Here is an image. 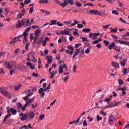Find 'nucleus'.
I'll use <instances>...</instances> for the list:
<instances>
[{
    "mask_svg": "<svg viewBox=\"0 0 129 129\" xmlns=\"http://www.w3.org/2000/svg\"><path fill=\"white\" fill-rule=\"evenodd\" d=\"M30 25V19H26V18H23L21 20H18L16 25V28H21L22 26H25V27H28Z\"/></svg>",
    "mask_w": 129,
    "mask_h": 129,
    "instance_id": "f257e3e1",
    "label": "nucleus"
},
{
    "mask_svg": "<svg viewBox=\"0 0 129 129\" xmlns=\"http://www.w3.org/2000/svg\"><path fill=\"white\" fill-rule=\"evenodd\" d=\"M11 112V109L10 110H7V113H8L7 115H6L5 117L4 118L3 120V123H5L6 124H8V123L11 122V120H7L8 118H10L11 116H12V114L10 113Z\"/></svg>",
    "mask_w": 129,
    "mask_h": 129,
    "instance_id": "f03ea898",
    "label": "nucleus"
},
{
    "mask_svg": "<svg viewBox=\"0 0 129 129\" xmlns=\"http://www.w3.org/2000/svg\"><path fill=\"white\" fill-rule=\"evenodd\" d=\"M67 49H68V50H66V54H70L71 56L73 55V53H74V48H73L72 46L68 45L67 46ZM69 50L71 51H70Z\"/></svg>",
    "mask_w": 129,
    "mask_h": 129,
    "instance_id": "7ed1b4c3",
    "label": "nucleus"
},
{
    "mask_svg": "<svg viewBox=\"0 0 129 129\" xmlns=\"http://www.w3.org/2000/svg\"><path fill=\"white\" fill-rule=\"evenodd\" d=\"M116 118L113 115H111L109 117V124L110 125H113L114 124V121H115Z\"/></svg>",
    "mask_w": 129,
    "mask_h": 129,
    "instance_id": "20e7f679",
    "label": "nucleus"
},
{
    "mask_svg": "<svg viewBox=\"0 0 129 129\" xmlns=\"http://www.w3.org/2000/svg\"><path fill=\"white\" fill-rule=\"evenodd\" d=\"M4 65L6 66V67H7V68H9V69H12L13 61H5L4 62Z\"/></svg>",
    "mask_w": 129,
    "mask_h": 129,
    "instance_id": "39448f33",
    "label": "nucleus"
},
{
    "mask_svg": "<svg viewBox=\"0 0 129 129\" xmlns=\"http://www.w3.org/2000/svg\"><path fill=\"white\" fill-rule=\"evenodd\" d=\"M28 35H29L28 33L24 32L22 35H19L18 36V38H21V37H22V36H24V39L23 40V44H25V43H27L28 42V37H27Z\"/></svg>",
    "mask_w": 129,
    "mask_h": 129,
    "instance_id": "423d86ee",
    "label": "nucleus"
},
{
    "mask_svg": "<svg viewBox=\"0 0 129 129\" xmlns=\"http://www.w3.org/2000/svg\"><path fill=\"white\" fill-rule=\"evenodd\" d=\"M41 35V29H38L35 31L34 40H38L39 36Z\"/></svg>",
    "mask_w": 129,
    "mask_h": 129,
    "instance_id": "0eeeda50",
    "label": "nucleus"
},
{
    "mask_svg": "<svg viewBox=\"0 0 129 129\" xmlns=\"http://www.w3.org/2000/svg\"><path fill=\"white\" fill-rule=\"evenodd\" d=\"M47 90H48L47 88L44 89L43 88H41L39 89V94H41V97H44V96H45V92L47 91Z\"/></svg>",
    "mask_w": 129,
    "mask_h": 129,
    "instance_id": "6e6552de",
    "label": "nucleus"
},
{
    "mask_svg": "<svg viewBox=\"0 0 129 129\" xmlns=\"http://www.w3.org/2000/svg\"><path fill=\"white\" fill-rule=\"evenodd\" d=\"M43 41H44V39L43 37H40L39 38H37V40H35L33 44H37L38 45H40L43 43Z\"/></svg>",
    "mask_w": 129,
    "mask_h": 129,
    "instance_id": "1a4fd4ad",
    "label": "nucleus"
},
{
    "mask_svg": "<svg viewBox=\"0 0 129 129\" xmlns=\"http://www.w3.org/2000/svg\"><path fill=\"white\" fill-rule=\"evenodd\" d=\"M0 93L3 95H8L9 94V92L5 90V87H4L0 88Z\"/></svg>",
    "mask_w": 129,
    "mask_h": 129,
    "instance_id": "9d476101",
    "label": "nucleus"
},
{
    "mask_svg": "<svg viewBox=\"0 0 129 129\" xmlns=\"http://www.w3.org/2000/svg\"><path fill=\"white\" fill-rule=\"evenodd\" d=\"M35 99H36V97H34L31 99H28V102L25 104V107H27L28 104H31L32 102L35 101Z\"/></svg>",
    "mask_w": 129,
    "mask_h": 129,
    "instance_id": "9b49d317",
    "label": "nucleus"
},
{
    "mask_svg": "<svg viewBox=\"0 0 129 129\" xmlns=\"http://www.w3.org/2000/svg\"><path fill=\"white\" fill-rule=\"evenodd\" d=\"M117 43L118 44H121L122 45H126V46H129V42L124 40H117Z\"/></svg>",
    "mask_w": 129,
    "mask_h": 129,
    "instance_id": "f8f14e48",
    "label": "nucleus"
},
{
    "mask_svg": "<svg viewBox=\"0 0 129 129\" xmlns=\"http://www.w3.org/2000/svg\"><path fill=\"white\" fill-rule=\"evenodd\" d=\"M58 73V71L57 70H54L53 72H50V74H51V76L49 77L51 79H53L54 78V76L56 75Z\"/></svg>",
    "mask_w": 129,
    "mask_h": 129,
    "instance_id": "ddd939ff",
    "label": "nucleus"
},
{
    "mask_svg": "<svg viewBox=\"0 0 129 129\" xmlns=\"http://www.w3.org/2000/svg\"><path fill=\"white\" fill-rule=\"evenodd\" d=\"M19 116H22L20 118V120H21V121H24V120H26V119H27V117H28L27 114H24L23 113H20L19 114Z\"/></svg>",
    "mask_w": 129,
    "mask_h": 129,
    "instance_id": "4468645a",
    "label": "nucleus"
},
{
    "mask_svg": "<svg viewBox=\"0 0 129 129\" xmlns=\"http://www.w3.org/2000/svg\"><path fill=\"white\" fill-rule=\"evenodd\" d=\"M90 13L91 15H95V16H98V15H100L99 11L97 10H90Z\"/></svg>",
    "mask_w": 129,
    "mask_h": 129,
    "instance_id": "2eb2a0df",
    "label": "nucleus"
},
{
    "mask_svg": "<svg viewBox=\"0 0 129 129\" xmlns=\"http://www.w3.org/2000/svg\"><path fill=\"white\" fill-rule=\"evenodd\" d=\"M17 107H18V108H21L22 111H26V107H25V105H24V106L23 107V106L22 105V103H18L17 104Z\"/></svg>",
    "mask_w": 129,
    "mask_h": 129,
    "instance_id": "dca6fc26",
    "label": "nucleus"
},
{
    "mask_svg": "<svg viewBox=\"0 0 129 129\" xmlns=\"http://www.w3.org/2000/svg\"><path fill=\"white\" fill-rule=\"evenodd\" d=\"M25 9H23V10H21V13L18 15L17 19H22L23 16H25Z\"/></svg>",
    "mask_w": 129,
    "mask_h": 129,
    "instance_id": "f3484780",
    "label": "nucleus"
},
{
    "mask_svg": "<svg viewBox=\"0 0 129 129\" xmlns=\"http://www.w3.org/2000/svg\"><path fill=\"white\" fill-rule=\"evenodd\" d=\"M114 48H115V42H112L111 44H110L108 47V49H109V50H110V51H111V49H114Z\"/></svg>",
    "mask_w": 129,
    "mask_h": 129,
    "instance_id": "a211bd4d",
    "label": "nucleus"
},
{
    "mask_svg": "<svg viewBox=\"0 0 129 129\" xmlns=\"http://www.w3.org/2000/svg\"><path fill=\"white\" fill-rule=\"evenodd\" d=\"M46 59L47 60L48 64H52V62H53V57L52 56H47L46 57Z\"/></svg>",
    "mask_w": 129,
    "mask_h": 129,
    "instance_id": "6ab92c4d",
    "label": "nucleus"
},
{
    "mask_svg": "<svg viewBox=\"0 0 129 129\" xmlns=\"http://www.w3.org/2000/svg\"><path fill=\"white\" fill-rule=\"evenodd\" d=\"M27 66H29L32 70H34L35 69V65L31 62H27L26 63Z\"/></svg>",
    "mask_w": 129,
    "mask_h": 129,
    "instance_id": "aec40b11",
    "label": "nucleus"
},
{
    "mask_svg": "<svg viewBox=\"0 0 129 129\" xmlns=\"http://www.w3.org/2000/svg\"><path fill=\"white\" fill-rule=\"evenodd\" d=\"M70 31H68V29H64V30L61 31V34H62V35H69Z\"/></svg>",
    "mask_w": 129,
    "mask_h": 129,
    "instance_id": "412c9836",
    "label": "nucleus"
},
{
    "mask_svg": "<svg viewBox=\"0 0 129 129\" xmlns=\"http://www.w3.org/2000/svg\"><path fill=\"white\" fill-rule=\"evenodd\" d=\"M64 72V66L60 65L59 68V73L62 74Z\"/></svg>",
    "mask_w": 129,
    "mask_h": 129,
    "instance_id": "4be33fe9",
    "label": "nucleus"
},
{
    "mask_svg": "<svg viewBox=\"0 0 129 129\" xmlns=\"http://www.w3.org/2000/svg\"><path fill=\"white\" fill-rule=\"evenodd\" d=\"M112 66H113L114 68H119V64L114 61L112 62Z\"/></svg>",
    "mask_w": 129,
    "mask_h": 129,
    "instance_id": "5701e85b",
    "label": "nucleus"
},
{
    "mask_svg": "<svg viewBox=\"0 0 129 129\" xmlns=\"http://www.w3.org/2000/svg\"><path fill=\"white\" fill-rule=\"evenodd\" d=\"M35 117V114L33 113V112H31L29 113L28 115V118L30 119H32Z\"/></svg>",
    "mask_w": 129,
    "mask_h": 129,
    "instance_id": "b1692460",
    "label": "nucleus"
},
{
    "mask_svg": "<svg viewBox=\"0 0 129 129\" xmlns=\"http://www.w3.org/2000/svg\"><path fill=\"white\" fill-rule=\"evenodd\" d=\"M10 112H12L13 115H16L17 114V110L13 108H10Z\"/></svg>",
    "mask_w": 129,
    "mask_h": 129,
    "instance_id": "393cba45",
    "label": "nucleus"
},
{
    "mask_svg": "<svg viewBox=\"0 0 129 129\" xmlns=\"http://www.w3.org/2000/svg\"><path fill=\"white\" fill-rule=\"evenodd\" d=\"M28 55H30V56H32L33 60H34L35 62H37V60H36V59L35 58V52L34 51L30 52Z\"/></svg>",
    "mask_w": 129,
    "mask_h": 129,
    "instance_id": "a878e982",
    "label": "nucleus"
},
{
    "mask_svg": "<svg viewBox=\"0 0 129 129\" xmlns=\"http://www.w3.org/2000/svg\"><path fill=\"white\" fill-rule=\"evenodd\" d=\"M22 87V85L21 84H19L15 86H14V89L16 91L19 90V89H20Z\"/></svg>",
    "mask_w": 129,
    "mask_h": 129,
    "instance_id": "bb28decb",
    "label": "nucleus"
},
{
    "mask_svg": "<svg viewBox=\"0 0 129 129\" xmlns=\"http://www.w3.org/2000/svg\"><path fill=\"white\" fill-rule=\"evenodd\" d=\"M50 22H51V23L50 24V25L53 26V25H56V24H57L58 20H51Z\"/></svg>",
    "mask_w": 129,
    "mask_h": 129,
    "instance_id": "cd10ccee",
    "label": "nucleus"
},
{
    "mask_svg": "<svg viewBox=\"0 0 129 129\" xmlns=\"http://www.w3.org/2000/svg\"><path fill=\"white\" fill-rule=\"evenodd\" d=\"M64 2L63 3H60V6L61 7H62V8H65V7H66V6H67L68 3L66 1V0H64Z\"/></svg>",
    "mask_w": 129,
    "mask_h": 129,
    "instance_id": "c85d7f7f",
    "label": "nucleus"
},
{
    "mask_svg": "<svg viewBox=\"0 0 129 129\" xmlns=\"http://www.w3.org/2000/svg\"><path fill=\"white\" fill-rule=\"evenodd\" d=\"M91 31V29L89 28H84L83 29L82 32L84 33H89Z\"/></svg>",
    "mask_w": 129,
    "mask_h": 129,
    "instance_id": "c756f323",
    "label": "nucleus"
},
{
    "mask_svg": "<svg viewBox=\"0 0 129 129\" xmlns=\"http://www.w3.org/2000/svg\"><path fill=\"white\" fill-rule=\"evenodd\" d=\"M39 3V4H48L49 0H40Z\"/></svg>",
    "mask_w": 129,
    "mask_h": 129,
    "instance_id": "7c9ffc66",
    "label": "nucleus"
},
{
    "mask_svg": "<svg viewBox=\"0 0 129 129\" xmlns=\"http://www.w3.org/2000/svg\"><path fill=\"white\" fill-rule=\"evenodd\" d=\"M67 3L70 4L71 6H72L74 4V0H66Z\"/></svg>",
    "mask_w": 129,
    "mask_h": 129,
    "instance_id": "2f4dec72",
    "label": "nucleus"
},
{
    "mask_svg": "<svg viewBox=\"0 0 129 129\" xmlns=\"http://www.w3.org/2000/svg\"><path fill=\"white\" fill-rule=\"evenodd\" d=\"M110 30V33H117V28L113 29L112 27H111Z\"/></svg>",
    "mask_w": 129,
    "mask_h": 129,
    "instance_id": "473e14b6",
    "label": "nucleus"
},
{
    "mask_svg": "<svg viewBox=\"0 0 129 129\" xmlns=\"http://www.w3.org/2000/svg\"><path fill=\"white\" fill-rule=\"evenodd\" d=\"M76 69H77V66L76 64H75L73 66V73H76Z\"/></svg>",
    "mask_w": 129,
    "mask_h": 129,
    "instance_id": "72a5a7b5",
    "label": "nucleus"
},
{
    "mask_svg": "<svg viewBox=\"0 0 129 129\" xmlns=\"http://www.w3.org/2000/svg\"><path fill=\"white\" fill-rule=\"evenodd\" d=\"M121 103H122V102L121 101H119L116 102L114 104V106H115V107L116 106H118V105L121 104Z\"/></svg>",
    "mask_w": 129,
    "mask_h": 129,
    "instance_id": "f704fd0d",
    "label": "nucleus"
},
{
    "mask_svg": "<svg viewBox=\"0 0 129 129\" xmlns=\"http://www.w3.org/2000/svg\"><path fill=\"white\" fill-rule=\"evenodd\" d=\"M76 6H77L78 7V8H80V7H81V6H82V4L79 2H76Z\"/></svg>",
    "mask_w": 129,
    "mask_h": 129,
    "instance_id": "c9c22d12",
    "label": "nucleus"
},
{
    "mask_svg": "<svg viewBox=\"0 0 129 129\" xmlns=\"http://www.w3.org/2000/svg\"><path fill=\"white\" fill-rule=\"evenodd\" d=\"M29 47H30V43L29 42H28L26 45H25V50H26V51H29Z\"/></svg>",
    "mask_w": 129,
    "mask_h": 129,
    "instance_id": "e433bc0d",
    "label": "nucleus"
},
{
    "mask_svg": "<svg viewBox=\"0 0 129 129\" xmlns=\"http://www.w3.org/2000/svg\"><path fill=\"white\" fill-rule=\"evenodd\" d=\"M111 36L112 37V38H114V40H115V41H116V42H117V39H118L117 36L114 35L113 34H111Z\"/></svg>",
    "mask_w": 129,
    "mask_h": 129,
    "instance_id": "4c0bfd02",
    "label": "nucleus"
},
{
    "mask_svg": "<svg viewBox=\"0 0 129 129\" xmlns=\"http://www.w3.org/2000/svg\"><path fill=\"white\" fill-rule=\"evenodd\" d=\"M110 26H111V25L108 24L107 25H103L102 26V27H103V29H108V28H109V27H110Z\"/></svg>",
    "mask_w": 129,
    "mask_h": 129,
    "instance_id": "58836bf2",
    "label": "nucleus"
},
{
    "mask_svg": "<svg viewBox=\"0 0 129 129\" xmlns=\"http://www.w3.org/2000/svg\"><path fill=\"white\" fill-rule=\"evenodd\" d=\"M103 42L105 46H106V47H107L108 45H109V41L107 40H104Z\"/></svg>",
    "mask_w": 129,
    "mask_h": 129,
    "instance_id": "ea45409f",
    "label": "nucleus"
},
{
    "mask_svg": "<svg viewBox=\"0 0 129 129\" xmlns=\"http://www.w3.org/2000/svg\"><path fill=\"white\" fill-rule=\"evenodd\" d=\"M97 119L98 121H100V120H102V117L99 116V115H97Z\"/></svg>",
    "mask_w": 129,
    "mask_h": 129,
    "instance_id": "a19ab883",
    "label": "nucleus"
},
{
    "mask_svg": "<svg viewBox=\"0 0 129 129\" xmlns=\"http://www.w3.org/2000/svg\"><path fill=\"white\" fill-rule=\"evenodd\" d=\"M79 53H80V49H77L75 51V55H78Z\"/></svg>",
    "mask_w": 129,
    "mask_h": 129,
    "instance_id": "79ce46f5",
    "label": "nucleus"
},
{
    "mask_svg": "<svg viewBox=\"0 0 129 129\" xmlns=\"http://www.w3.org/2000/svg\"><path fill=\"white\" fill-rule=\"evenodd\" d=\"M39 118H40V120H43V119L45 118V115L44 114L40 115V116H39Z\"/></svg>",
    "mask_w": 129,
    "mask_h": 129,
    "instance_id": "37998d69",
    "label": "nucleus"
},
{
    "mask_svg": "<svg viewBox=\"0 0 129 129\" xmlns=\"http://www.w3.org/2000/svg\"><path fill=\"white\" fill-rule=\"evenodd\" d=\"M119 85H122L123 84V80L121 79L118 80Z\"/></svg>",
    "mask_w": 129,
    "mask_h": 129,
    "instance_id": "c03bdc74",
    "label": "nucleus"
},
{
    "mask_svg": "<svg viewBox=\"0 0 129 129\" xmlns=\"http://www.w3.org/2000/svg\"><path fill=\"white\" fill-rule=\"evenodd\" d=\"M20 51L21 50L20 49V48H17L15 50L14 54H15V55H17Z\"/></svg>",
    "mask_w": 129,
    "mask_h": 129,
    "instance_id": "a18cd8bd",
    "label": "nucleus"
},
{
    "mask_svg": "<svg viewBox=\"0 0 129 129\" xmlns=\"http://www.w3.org/2000/svg\"><path fill=\"white\" fill-rule=\"evenodd\" d=\"M80 120V117H79L77 118V120L76 121H73L74 123H75V124H77L78 122H79V121Z\"/></svg>",
    "mask_w": 129,
    "mask_h": 129,
    "instance_id": "49530a36",
    "label": "nucleus"
},
{
    "mask_svg": "<svg viewBox=\"0 0 129 129\" xmlns=\"http://www.w3.org/2000/svg\"><path fill=\"white\" fill-rule=\"evenodd\" d=\"M80 39H82L83 42H88V40H87V38L86 37H80Z\"/></svg>",
    "mask_w": 129,
    "mask_h": 129,
    "instance_id": "de8ad7c7",
    "label": "nucleus"
},
{
    "mask_svg": "<svg viewBox=\"0 0 129 129\" xmlns=\"http://www.w3.org/2000/svg\"><path fill=\"white\" fill-rule=\"evenodd\" d=\"M119 21H120V22H122V23H123L124 24H127V22H126L125 20L123 19L122 18H120Z\"/></svg>",
    "mask_w": 129,
    "mask_h": 129,
    "instance_id": "09e8293b",
    "label": "nucleus"
},
{
    "mask_svg": "<svg viewBox=\"0 0 129 129\" xmlns=\"http://www.w3.org/2000/svg\"><path fill=\"white\" fill-rule=\"evenodd\" d=\"M117 2L119 5V7H120L121 8H122V7H123V4H122V2L119 1H117Z\"/></svg>",
    "mask_w": 129,
    "mask_h": 129,
    "instance_id": "8fccbe9b",
    "label": "nucleus"
},
{
    "mask_svg": "<svg viewBox=\"0 0 129 129\" xmlns=\"http://www.w3.org/2000/svg\"><path fill=\"white\" fill-rule=\"evenodd\" d=\"M31 2H32V0H25L24 4H25V5H28V4H30Z\"/></svg>",
    "mask_w": 129,
    "mask_h": 129,
    "instance_id": "3c124183",
    "label": "nucleus"
},
{
    "mask_svg": "<svg viewBox=\"0 0 129 129\" xmlns=\"http://www.w3.org/2000/svg\"><path fill=\"white\" fill-rule=\"evenodd\" d=\"M112 13V14H114V15H119V13L116 10H113Z\"/></svg>",
    "mask_w": 129,
    "mask_h": 129,
    "instance_id": "603ef678",
    "label": "nucleus"
},
{
    "mask_svg": "<svg viewBox=\"0 0 129 129\" xmlns=\"http://www.w3.org/2000/svg\"><path fill=\"white\" fill-rule=\"evenodd\" d=\"M32 76H34V77H39V75H38V74L35 73V72H33L32 73Z\"/></svg>",
    "mask_w": 129,
    "mask_h": 129,
    "instance_id": "864d4df0",
    "label": "nucleus"
},
{
    "mask_svg": "<svg viewBox=\"0 0 129 129\" xmlns=\"http://www.w3.org/2000/svg\"><path fill=\"white\" fill-rule=\"evenodd\" d=\"M15 71H16V69L11 70L10 72V75H13V73H14Z\"/></svg>",
    "mask_w": 129,
    "mask_h": 129,
    "instance_id": "5fc2aeb1",
    "label": "nucleus"
},
{
    "mask_svg": "<svg viewBox=\"0 0 129 129\" xmlns=\"http://www.w3.org/2000/svg\"><path fill=\"white\" fill-rule=\"evenodd\" d=\"M56 101H57V99L54 100L50 104V106H53L55 103H56Z\"/></svg>",
    "mask_w": 129,
    "mask_h": 129,
    "instance_id": "6e6d98bb",
    "label": "nucleus"
},
{
    "mask_svg": "<svg viewBox=\"0 0 129 129\" xmlns=\"http://www.w3.org/2000/svg\"><path fill=\"white\" fill-rule=\"evenodd\" d=\"M33 12H34V7H32L29 10L30 14H33Z\"/></svg>",
    "mask_w": 129,
    "mask_h": 129,
    "instance_id": "4d7b16f0",
    "label": "nucleus"
},
{
    "mask_svg": "<svg viewBox=\"0 0 129 129\" xmlns=\"http://www.w3.org/2000/svg\"><path fill=\"white\" fill-rule=\"evenodd\" d=\"M77 27L79 29H82L83 28V25L79 24L77 25Z\"/></svg>",
    "mask_w": 129,
    "mask_h": 129,
    "instance_id": "13d9d810",
    "label": "nucleus"
},
{
    "mask_svg": "<svg viewBox=\"0 0 129 129\" xmlns=\"http://www.w3.org/2000/svg\"><path fill=\"white\" fill-rule=\"evenodd\" d=\"M85 53L86 54H89V53H90V48H87L86 50H85Z\"/></svg>",
    "mask_w": 129,
    "mask_h": 129,
    "instance_id": "bf43d9fd",
    "label": "nucleus"
},
{
    "mask_svg": "<svg viewBox=\"0 0 129 129\" xmlns=\"http://www.w3.org/2000/svg\"><path fill=\"white\" fill-rule=\"evenodd\" d=\"M114 50L117 51V52H120V48H119L118 47H116L114 48Z\"/></svg>",
    "mask_w": 129,
    "mask_h": 129,
    "instance_id": "052dcab7",
    "label": "nucleus"
},
{
    "mask_svg": "<svg viewBox=\"0 0 129 129\" xmlns=\"http://www.w3.org/2000/svg\"><path fill=\"white\" fill-rule=\"evenodd\" d=\"M4 11H5L6 15H8V14H9V8H5L4 9Z\"/></svg>",
    "mask_w": 129,
    "mask_h": 129,
    "instance_id": "680f3d73",
    "label": "nucleus"
},
{
    "mask_svg": "<svg viewBox=\"0 0 129 129\" xmlns=\"http://www.w3.org/2000/svg\"><path fill=\"white\" fill-rule=\"evenodd\" d=\"M110 107H115V106H114V105H112V104H109L107 106V108H110Z\"/></svg>",
    "mask_w": 129,
    "mask_h": 129,
    "instance_id": "e2e57ef3",
    "label": "nucleus"
},
{
    "mask_svg": "<svg viewBox=\"0 0 129 129\" xmlns=\"http://www.w3.org/2000/svg\"><path fill=\"white\" fill-rule=\"evenodd\" d=\"M68 78H69V76H67L64 79V82L68 81Z\"/></svg>",
    "mask_w": 129,
    "mask_h": 129,
    "instance_id": "0e129e2a",
    "label": "nucleus"
},
{
    "mask_svg": "<svg viewBox=\"0 0 129 129\" xmlns=\"http://www.w3.org/2000/svg\"><path fill=\"white\" fill-rule=\"evenodd\" d=\"M120 64L121 66H125V65H126V63H125L123 61H120Z\"/></svg>",
    "mask_w": 129,
    "mask_h": 129,
    "instance_id": "69168bd1",
    "label": "nucleus"
},
{
    "mask_svg": "<svg viewBox=\"0 0 129 129\" xmlns=\"http://www.w3.org/2000/svg\"><path fill=\"white\" fill-rule=\"evenodd\" d=\"M30 30H31V27H28L27 28H26L25 29L24 33H27V32H29L30 31Z\"/></svg>",
    "mask_w": 129,
    "mask_h": 129,
    "instance_id": "338daca9",
    "label": "nucleus"
},
{
    "mask_svg": "<svg viewBox=\"0 0 129 129\" xmlns=\"http://www.w3.org/2000/svg\"><path fill=\"white\" fill-rule=\"evenodd\" d=\"M93 35H94V36H95V37H98L100 35V33H93Z\"/></svg>",
    "mask_w": 129,
    "mask_h": 129,
    "instance_id": "774afa93",
    "label": "nucleus"
}]
</instances>
